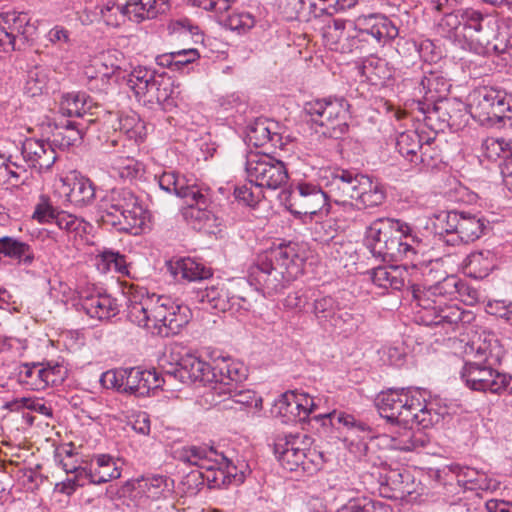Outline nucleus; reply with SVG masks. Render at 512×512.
I'll return each instance as SVG.
<instances>
[{"mask_svg": "<svg viewBox=\"0 0 512 512\" xmlns=\"http://www.w3.org/2000/svg\"><path fill=\"white\" fill-rule=\"evenodd\" d=\"M371 281L385 290L400 291L404 287L411 290L416 305L417 320L426 326H441L444 329H454L467 315L456 305H448L447 301L456 298L464 289L465 284L454 276H446L428 287L415 284L409 271L401 266H379L368 271Z\"/></svg>", "mask_w": 512, "mask_h": 512, "instance_id": "obj_1", "label": "nucleus"}, {"mask_svg": "<svg viewBox=\"0 0 512 512\" xmlns=\"http://www.w3.org/2000/svg\"><path fill=\"white\" fill-rule=\"evenodd\" d=\"M127 299L129 320L152 333L169 337L188 323V307L175 303L169 296L150 294L146 288L132 285Z\"/></svg>", "mask_w": 512, "mask_h": 512, "instance_id": "obj_2", "label": "nucleus"}, {"mask_svg": "<svg viewBox=\"0 0 512 512\" xmlns=\"http://www.w3.org/2000/svg\"><path fill=\"white\" fill-rule=\"evenodd\" d=\"M302 264L295 244H280L258 256L248 270V281L264 295L272 296L296 279Z\"/></svg>", "mask_w": 512, "mask_h": 512, "instance_id": "obj_3", "label": "nucleus"}, {"mask_svg": "<svg viewBox=\"0 0 512 512\" xmlns=\"http://www.w3.org/2000/svg\"><path fill=\"white\" fill-rule=\"evenodd\" d=\"M346 22L335 19L323 32L325 45L332 51L343 54L353 53L363 48V42L371 37L380 45L395 39L399 30L383 14L362 15L353 22V31H345Z\"/></svg>", "mask_w": 512, "mask_h": 512, "instance_id": "obj_4", "label": "nucleus"}, {"mask_svg": "<svg viewBox=\"0 0 512 512\" xmlns=\"http://www.w3.org/2000/svg\"><path fill=\"white\" fill-rule=\"evenodd\" d=\"M376 406L383 418L403 426L427 429L440 420L418 389L390 388L377 396Z\"/></svg>", "mask_w": 512, "mask_h": 512, "instance_id": "obj_5", "label": "nucleus"}, {"mask_svg": "<svg viewBox=\"0 0 512 512\" xmlns=\"http://www.w3.org/2000/svg\"><path fill=\"white\" fill-rule=\"evenodd\" d=\"M146 217V208L130 188H112L101 199V221L117 231L136 235L144 226Z\"/></svg>", "mask_w": 512, "mask_h": 512, "instance_id": "obj_6", "label": "nucleus"}, {"mask_svg": "<svg viewBox=\"0 0 512 512\" xmlns=\"http://www.w3.org/2000/svg\"><path fill=\"white\" fill-rule=\"evenodd\" d=\"M310 444L311 438L307 435L289 434L277 439L274 453L285 470L312 476L321 469L323 457L315 449H309Z\"/></svg>", "mask_w": 512, "mask_h": 512, "instance_id": "obj_7", "label": "nucleus"}, {"mask_svg": "<svg viewBox=\"0 0 512 512\" xmlns=\"http://www.w3.org/2000/svg\"><path fill=\"white\" fill-rule=\"evenodd\" d=\"M349 107L344 98L328 97L307 102L304 109L311 120L323 128L324 136L340 139L349 130Z\"/></svg>", "mask_w": 512, "mask_h": 512, "instance_id": "obj_8", "label": "nucleus"}, {"mask_svg": "<svg viewBox=\"0 0 512 512\" xmlns=\"http://www.w3.org/2000/svg\"><path fill=\"white\" fill-rule=\"evenodd\" d=\"M471 116L482 125H494L512 117V97L493 87H480L469 96Z\"/></svg>", "mask_w": 512, "mask_h": 512, "instance_id": "obj_9", "label": "nucleus"}, {"mask_svg": "<svg viewBox=\"0 0 512 512\" xmlns=\"http://www.w3.org/2000/svg\"><path fill=\"white\" fill-rule=\"evenodd\" d=\"M158 183L162 190L183 199L192 217L200 218V214L205 215L210 205V189L198 183L193 176L164 172L159 176Z\"/></svg>", "mask_w": 512, "mask_h": 512, "instance_id": "obj_10", "label": "nucleus"}, {"mask_svg": "<svg viewBox=\"0 0 512 512\" xmlns=\"http://www.w3.org/2000/svg\"><path fill=\"white\" fill-rule=\"evenodd\" d=\"M313 313L319 324L345 336L354 333L362 316L353 314L338 298L327 295L314 300Z\"/></svg>", "mask_w": 512, "mask_h": 512, "instance_id": "obj_11", "label": "nucleus"}, {"mask_svg": "<svg viewBox=\"0 0 512 512\" xmlns=\"http://www.w3.org/2000/svg\"><path fill=\"white\" fill-rule=\"evenodd\" d=\"M486 228L484 219L468 212L450 211L445 214L436 233L448 245L473 242Z\"/></svg>", "mask_w": 512, "mask_h": 512, "instance_id": "obj_12", "label": "nucleus"}, {"mask_svg": "<svg viewBox=\"0 0 512 512\" xmlns=\"http://www.w3.org/2000/svg\"><path fill=\"white\" fill-rule=\"evenodd\" d=\"M36 26L25 12L0 13V51L11 52L25 48L36 34Z\"/></svg>", "mask_w": 512, "mask_h": 512, "instance_id": "obj_13", "label": "nucleus"}, {"mask_svg": "<svg viewBox=\"0 0 512 512\" xmlns=\"http://www.w3.org/2000/svg\"><path fill=\"white\" fill-rule=\"evenodd\" d=\"M246 173L255 187L277 189L286 183L288 172L284 163L267 152L250 153L246 161Z\"/></svg>", "mask_w": 512, "mask_h": 512, "instance_id": "obj_14", "label": "nucleus"}, {"mask_svg": "<svg viewBox=\"0 0 512 512\" xmlns=\"http://www.w3.org/2000/svg\"><path fill=\"white\" fill-rule=\"evenodd\" d=\"M330 200L327 191H323L318 185L301 182L298 183L290 192L287 200V207L295 217L318 215L325 211L329 213Z\"/></svg>", "mask_w": 512, "mask_h": 512, "instance_id": "obj_15", "label": "nucleus"}, {"mask_svg": "<svg viewBox=\"0 0 512 512\" xmlns=\"http://www.w3.org/2000/svg\"><path fill=\"white\" fill-rule=\"evenodd\" d=\"M416 109L419 112L417 119L435 132L459 126L460 118L464 116L461 104L447 98L429 103L418 101Z\"/></svg>", "mask_w": 512, "mask_h": 512, "instance_id": "obj_16", "label": "nucleus"}, {"mask_svg": "<svg viewBox=\"0 0 512 512\" xmlns=\"http://www.w3.org/2000/svg\"><path fill=\"white\" fill-rule=\"evenodd\" d=\"M362 173L354 169L336 167L325 171L322 177L327 195L337 205L353 208L351 200L356 197Z\"/></svg>", "mask_w": 512, "mask_h": 512, "instance_id": "obj_17", "label": "nucleus"}, {"mask_svg": "<svg viewBox=\"0 0 512 512\" xmlns=\"http://www.w3.org/2000/svg\"><path fill=\"white\" fill-rule=\"evenodd\" d=\"M181 459L191 465L197 467H212V465H220L223 467L229 484L231 482L242 483L244 481V464L241 468L235 465L227 456L222 452H218L214 447L204 446H191L184 449Z\"/></svg>", "mask_w": 512, "mask_h": 512, "instance_id": "obj_18", "label": "nucleus"}, {"mask_svg": "<svg viewBox=\"0 0 512 512\" xmlns=\"http://www.w3.org/2000/svg\"><path fill=\"white\" fill-rule=\"evenodd\" d=\"M411 228L406 223L398 229V233L389 239L387 244L377 254V258L383 261H399L408 259L414 261L416 256L422 252V242L415 235L411 234Z\"/></svg>", "mask_w": 512, "mask_h": 512, "instance_id": "obj_19", "label": "nucleus"}, {"mask_svg": "<svg viewBox=\"0 0 512 512\" xmlns=\"http://www.w3.org/2000/svg\"><path fill=\"white\" fill-rule=\"evenodd\" d=\"M213 371L214 366L194 355L187 354L179 360L173 370L166 371L165 377L168 381L178 379L182 383H200L205 386L215 382L216 376Z\"/></svg>", "mask_w": 512, "mask_h": 512, "instance_id": "obj_20", "label": "nucleus"}, {"mask_svg": "<svg viewBox=\"0 0 512 512\" xmlns=\"http://www.w3.org/2000/svg\"><path fill=\"white\" fill-rule=\"evenodd\" d=\"M168 381L167 377L160 375L156 370H143L139 367H132L123 370L122 386L123 393L146 396L150 390L162 388Z\"/></svg>", "mask_w": 512, "mask_h": 512, "instance_id": "obj_21", "label": "nucleus"}, {"mask_svg": "<svg viewBox=\"0 0 512 512\" xmlns=\"http://www.w3.org/2000/svg\"><path fill=\"white\" fill-rule=\"evenodd\" d=\"M95 121V119L73 120L65 118L54 121V128L51 134L53 147L65 150L80 144L85 132Z\"/></svg>", "mask_w": 512, "mask_h": 512, "instance_id": "obj_22", "label": "nucleus"}, {"mask_svg": "<svg viewBox=\"0 0 512 512\" xmlns=\"http://www.w3.org/2000/svg\"><path fill=\"white\" fill-rule=\"evenodd\" d=\"M501 373L491 366L467 362L461 370V378L474 391L495 394Z\"/></svg>", "mask_w": 512, "mask_h": 512, "instance_id": "obj_23", "label": "nucleus"}, {"mask_svg": "<svg viewBox=\"0 0 512 512\" xmlns=\"http://www.w3.org/2000/svg\"><path fill=\"white\" fill-rule=\"evenodd\" d=\"M23 161L38 172L50 169L57 156L51 141L26 139L21 146Z\"/></svg>", "mask_w": 512, "mask_h": 512, "instance_id": "obj_24", "label": "nucleus"}, {"mask_svg": "<svg viewBox=\"0 0 512 512\" xmlns=\"http://www.w3.org/2000/svg\"><path fill=\"white\" fill-rule=\"evenodd\" d=\"M278 124L267 119H257L249 126L247 139L255 147H267L284 149L288 138L284 137L279 131Z\"/></svg>", "mask_w": 512, "mask_h": 512, "instance_id": "obj_25", "label": "nucleus"}, {"mask_svg": "<svg viewBox=\"0 0 512 512\" xmlns=\"http://www.w3.org/2000/svg\"><path fill=\"white\" fill-rule=\"evenodd\" d=\"M400 227H402V222L393 218H378L367 227L365 243L374 257H377L383 245L398 233Z\"/></svg>", "mask_w": 512, "mask_h": 512, "instance_id": "obj_26", "label": "nucleus"}, {"mask_svg": "<svg viewBox=\"0 0 512 512\" xmlns=\"http://www.w3.org/2000/svg\"><path fill=\"white\" fill-rule=\"evenodd\" d=\"M79 297L81 307L85 313L98 320H108L118 313L115 299L106 294H90L87 291H80Z\"/></svg>", "mask_w": 512, "mask_h": 512, "instance_id": "obj_27", "label": "nucleus"}, {"mask_svg": "<svg viewBox=\"0 0 512 512\" xmlns=\"http://www.w3.org/2000/svg\"><path fill=\"white\" fill-rule=\"evenodd\" d=\"M82 469L88 484H103L121 476L120 468L117 467L114 459L107 454L95 456Z\"/></svg>", "mask_w": 512, "mask_h": 512, "instance_id": "obj_28", "label": "nucleus"}, {"mask_svg": "<svg viewBox=\"0 0 512 512\" xmlns=\"http://www.w3.org/2000/svg\"><path fill=\"white\" fill-rule=\"evenodd\" d=\"M276 405L281 413L304 420L312 413L315 404L313 398L306 393L286 392L280 396Z\"/></svg>", "mask_w": 512, "mask_h": 512, "instance_id": "obj_29", "label": "nucleus"}, {"mask_svg": "<svg viewBox=\"0 0 512 512\" xmlns=\"http://www.w3.org/2000/svg\"><path fill=\"white\" fill-rule=\"evenodd\" d=\"M354 199L356 205L362 208L378 207L384 203L386 191L381 182L363 174Z\"/></svg>", "mask_w": 512, "mask_h": 512, "instance_id": "obj_30", "label": "nucleus"}, {"mask_svg": "<svg viewBox=\"0 0 512 512\" xmlns=\"http://www.w3.org/2000/svg\"><path fill=\"white\" fill-rule=\"evenodd\" d=\"M213 372L216 376L213 388L218 389L219 393H224L228 387L239 385L247 377L246 369L241 363L229 362L225 359L215 364Z\"/></svg>", "mask_w": 512, "mask_h": 512, "instance_id": "obj_31", "label": "nucleus"}, {"mask_svg": "<svg viewBox=\"0 0 512 512\" xmlns=\"http://www.w3.org/2000/svg\"><path fill=\"white\" fill-rule=\"evenodd\" d=\"M232 296L230 291L222 283L199 288L195 292V300L207 304L211 309L226 312L232 309Z\"/></svg>", "mask_w": 512, "mask_h": 512, "instance_id": "obj_32", "label": "nucleus"}, {"mask_svg": "<svg viewBox=\"0 0 512 512\" xmlns=\"http://www.w3.org/2000/svg\"><path fill=\"white\" fill-rule=\"evenodd\" d=\"M451 88L449 80L439 71H424L419 82V93H423L425 103L446 99Z\"/></svg>", "mask_w": 512, "mask_h": 512, "instance_id": "obj_33", "label": "nucleus"}, {"mask_svg": "<svg viewBox=\"0 0 512 512\" xmlns=\"http://www.w3.org/2000/svg\"><path fill=\"white\" fill-rule=\"evenodd\" d=\"M167 266L170 273L177 280L197 281L208 279L212 276L210 268H206L203 264L189 257L169 261Z\"/></svg>", "mask_w": 512, "mask_h": 512, "instance_id": "obj_34", "label": "nucleus"}, {"mask_svg": "<svg viewBox=\"0 0 512 512\" xmlns=\"http://www.w3.org/2000/svg\"><path fill=\"white\" fill-rule=\"evenodd\" d=\"M396 148L408 161L414 164L424 163L423 138L417 131H406L397 137Z\"/></svg>", "mask_w": 512, "mask_h": 512, "instance_id": "obj_35", "label": "nucleus"}, {"mask_svg": "<svg viewBox=\"0 0 512 512\" xmlns=\"http://www.w3.org/2000/svg\"><path fill=\"white\" fill-rule=\"evenodd\" d=\"M89 97L85 93H66L62 95L60 100L59 109L63 116L69 119L76 117V120L89 119L91 116L88 110L91 108Z\"/></svg>", "mask_w": 512, "mask_h": 512, "instance_id": "obj_36", "label": "nucleus"}, {"mask_svg": "<svg viewBox=\"0 0 512 512\" xmlns=\"http://www.w3.org/2000/svg\"><path fill=\"white\" fill-rule=\"evenodd\" d=\"M138 489L152 500L167 498L173 491L174 482L167 476L151 475L137 480Z\"/></svg>", "mask_w": 512, "mask_h": 512, "instance_id": "obj_37", "label": "nucleus"}, {"mask_svg": "<svg viewBox=\"0 0 512 512\" xmlns=\"http://www.w3.org/2000/svg\"><path fill=\"white\" fill-rule=\"evenodd\" d=\"M314 419L316 421H322V425L324 426L327 424V422H329V424L332 426L335 425V422L343 424L349 430L355 432L357 436L362 439L373 438L371 427L365 422L356 420L354 416L350 414L333 411L327 414L314 416Z\"/></svg>", "mask_w": 512, "mask_h": 512, "instance_id": "obj_38", "label": "nucleus"}, {"mask_svg": "<svg viewBox=\"0 0 512 512\" xmlns=\"http://www.w3.org/2000/svg\"><path fill=\"white\" fill-rule=\"evenodd\" d=\"M68 186L69 191L66 196L71 204L84 207L94 202L96 189L90 179L83 176L74 177L69 181Z\"/></svg>", "mask_w": 512, "mask_h": 512, "instance_id": "obj_39", "label": "nucleus"}, {"mask_svg": "<svg viewBox=\"0 0 512 512\" xmlns=\"http://www.w3.org/2000/svg\"><path fill=\"white\" fill-rule=\"evenodd\" d=\"M173 92L174 88L171 78L165 74H159L156 76V79L149 84L145 93L140 97V100H143L145 103H156L164 106L166 103L169 104Z\"/></svg>", "mask_w": 512, "mask_h": 512, "instance_id": "obj_40", "label": "nucleus"}, {"mask_svg": "<svg viewBox=\"0 0 512 512\" xmlns=\"http://www.w3.org/2000/svg\"><path fill=\"white\" fill-rule=\"evenodd\" d=\"M126 3L131 15V21L136 23L147 19H154L168 8L167 0H126Z\"/></svg>", "mask_w": 512, "mask_h": 512, "instance_id": "obj_41", "label": "nucleus"}, {"mask_svg": "<svg viewBox=\"0 0 512 512\" xmlns=\"http://www.w3.org/2000/svg\"><path fill=\"white\" fill-rule=\"evenodd\" d=\"M0 254L24 265H30L34 260V253L30 245L9 236L0 238Z\"/></svg>", "mask_w": 512, "mask_h": 512, "instance_id": "obj_42", "label": "nucleus"}, {"mask_svg": "<svg viewBox=\"0 0 512 512\" xmlns=\"http://www.w3.org/2000/svg\"><path fill=\"white\" fill-rule=\"evenodd\" d=\"M447 470L454 474L459 486L468 490L484 489V475L478 470L453 463L446 466Z\"/></svg>", "mask_w": 512, "mask_h": 512, "instance_id": "obj_43", "label": "nucleus"}, {"mask_svg": "<svg viewBox=\"0 0 512 512\" xmlns=\"http://www.w3.org/2000/svg\"><path fill=\"white\" fill-rule=\"evenodd\" d=\"M403 427V431L392 437L393 448L408 452L426 445L427 438L423 432H415L413 426Z\"/></svg>", "mask_w": 512, "mask_h": 512, "instance_id": "obj_44", "label": "nucleus"}, {"mask_svg": "<svg viewBox=\"0 0 512 512\" xmlns=\"http://www.w3.org/2000/svg\"><path fill=\"white\" fill-rule=\"evenodd\" d=\"M361 71L374 84L384 82L392 77V70L388 62L377 56L366 58L362 63Z\"/></svg>", "mask_w": 512, "mask_h": 512, "instance_id": "obj_45", "label": "nucleus"}, {"mask_svg": "<svg viewBox=\"0 0 512 512\" xmlns=\"http://www.w3.org/2000/svg\"><path fill=\"white\" fill-rule=\"evenodd\" d=\"M97 268L103 273L114 271L116 273L128 274L126 258L118 251L105 249L97 257Z\"/></svg>", "mask_w": 512, "mask_h": 512, "instance_id": "obj_46", "label": "nucleus"}, {"mask_svg": "<svg viewBox=\"0 0 512 512\" xmlns=\"http://www.w3.org/2000/svg\"><path fill=\"white\" fill-rule=\"evenodd\" d=\"M337 512H393V509L384 502L368 497H358L350 499Z\"/></svg>", "mask_w": 512, "mask_h": 512, "instance_id": "obj_47", "label": "nucleus"}, {"mask_svg": "<svg viewBox=\"0 0 512 512\" xmlns=\"http://www.w3.org/2000/svg\"><path fill=\"white\" fill-rule=\"evenodd\" d=\"M159 74L146 67H136L128 75L127 85L134 92L140 101V97L145 93L149 84L156 79Z\"/></svg>", "mask_w": 512, "mask_h": 512, "instance_id": "obj_48", "label": "nucleus"}, {"mask_svg": "<svg viewBox=\"0 0 512 512\" xmlns=\"http://www.w3.org/2000/svg\"><path fill=\"white\" fill-rule=\"evenodd\" d=\"M101 16L104 22L112 27H118L125 23L126 20L131 21V15L126 2L120 4L108 1L101 9Z\"/></svg>", "mask_w": 512, "mask_h": 512, "instance_id": "obj_49", "label": "nucleus"}, {"mask_svg": "<svg viewBox=\"0 0 512 512\" xmlns=\"http://www.w3.org/2000/svg\"><path fill=\"white\" fill-rule=\"evenodd\" d=\"M48 75L43 67L35 66L27 72L24 92L30 97L41 95L47 87Z\"/></svg>", "mask_w": 512, "mask_h": 512, "instance_id": "obj_50", "label": "nucleus"}, {"mask_svg": "<svg viewBox=\"0 0 512 512\" xmlns=\"http://www.w3.org/2000/svg\"><path fill=\"white\" fill-rule=\"evenodd\" d=\"M113 170L124 180H133L144 172L142 163L130 157H117L113 162Z\"/></svg>", "mask_w": 512, "mask_h": 512, "instance_id": "obj_51", "label": "nucleus"}, {"mask_svg": "<svg viewBox=\"0 0 512 512\" xmlns=\"http://www.w3.org/2000/svg\"><path fill=\"white\" fill-rule=\"evenodd\" d=\"M465 273L475 279H483L490 273L491 263L483 253H474L467 258Z\"/></svg>", "mask_w": 512, "mask_h": 512, "instance_id": "obj_52", "label": "nucleus"}, {"mask_svg": "<svg viewBox=\"0 0 512 512\" xmlns=\"http://www.w3.org/2000/svg\"><path fill=\"white\" fill-rule=\"evenodd\" d=\"M63 469L67 474L72 473L74 476L61 483L59 489L61 493L69 496L73 494L78 487H83L88 484L86 477L83 475L84 473L81 466H68L66 462H63Z\"/></svg>", "mask_w": 512, "mask_h": 512, "instance_id": "obj_53", "label": "nucleus"}, {"mask_svg": "<svg viewBox=\"0 0 512 512\" xmlns=\"http://www.w3.org/2000/svg\"><path fill=\"white\" fill-rule=\"evenodd\" d=\"M229 395V399L241 406H254L258 407L261 405V398L256 396V393L250 389H243L240 385L234 387H228L225 392Z\"/></svg>", "mask_w": 512, "mask_h": 512, "instance_id": "obj_54", "label": "nucleus"}, {"mask_svg": "<svg viewBox=\"0 0 512 512\" xmlns=\"http://www.w3.org/2000/svg\"><path fill=\"white\" fill-rule=\"evenodd\" d=\"M38 377H43V380H38L36 383V391L44 390L49 385H57L64 380V371L62 366L48 365L39 369Z\"/></svg>", "mask_w": 512, "mask_h": 512, "instance_id": "obj_55", "label": "nucleus"}, {"mask_svg": "<svg viewBox=\"0 0 512 512\" xmlns=\"http://www.w3.org/2000/svg\"><path fill=\"white\" fill-rule=\"evenodd\" d=\"M202 471L200 476L206 481L210 488H219L229 484L228 478L223 467L212 465V467H199Z\"/></svg>", "mask_w": 512, "mask_h": 512, "instance_id": "obj_56", "label": "nucleus"}, {"mask_svg": "<svg viewBox=\"0 0 512 512\" xmlns=\"http://www.w3.org/2000/svg\"><path fill=\"white\" fill-rule=\"evenodd\" d=\"M307 4L311 11L316 14L317 6L312 0H281L279 6L285 17L293 20L299 17V14L305 10Z\"/></svg>", "mask_w": 512, "mask_h": 512, "instance_id": "obj_57", "label": "nucleus"}, {"mask_svg": "<svg viewBox=\"0 0 512 512\" xmlns=\"http://www.w3.org/2000/svg\"><path fill=\"white\" fill-rule=\"evenodd\" d=\"M57 226L68 233H80L85 231V222L65 211H60L55 220Z\"/></svg>", "mask_w": 512, "mask_h": 512, "instance_id": "obj_58", "label": "nucleus"}, {"mask_svg": "<svg viewBox=\"0 0 512 512\" xmlns=\"http://www.w3.org/2000/svg\"><path fill=\"white\" fill-rule=\"evenodd\" d=\"M459 15L464 29H471L475 32L482 30L484 15L480 11L473 8L459 9Z\"/></svg>", "mask_w": 512, "mask_h": 512, "instance_id": "obj_59", "label": "nucleus"}, {"mask_svg": "<svg viewBox=\"0 0 512 512\" xmlns=\"http://www.w3.org/2000/svg\"><path fill=\"white\" fill-rule=\"evenodd\" d=\"M59 212L46 198L41 197V201L35 207L33 218L41 223H51L55 222Z\"/></svg>", "mask_w": 512, "mask_h": 512, "instance_id": "obj_60", "label": "nucleus"}, {"mask_svg": "<svg viewBox=\"0 0 512 512\" xmlns=\"http://www.w3.org/2000/svg\"><path fill=\"white\" fill-rule=\"evenodd\" d=\"M40 368L39 363L23 364L19 371L20 381L29 385L32 390H36V383H38V380H43V377H38V374H40Z\"/></svg>", "mask_w": 512, "mask_h": 512, "instance_id": "obj_61", "label": "nucleus"}, {"mask_svg": "<svg viewBox=\"0 0 512 512\" xmlns=\"http://www.w3.org/2000/svg\"><path fill=\"white\" fill-rule=\"evenodd\" d=\"M4 166L7 167V171L4 174H1V179H5L7 177L14 178L17 182L25 183L27 177V170L25 167L17 162L12 161V156L4 162Z\"/></svg>", "mask_w": 512, "mask_h": 512, "instance_id": "obj_62", "label": "nucleus"}, {"mask_svg": "<svg viewBox=\"0 0 512 512\" xmlns=\"http://www.w3.org/2000/svg\"><path fill=\"white\" fill-rule=\"evenodd\" d=\"M487 307L492 315L512 326V302L508 304L500 301L489 302Z\"/></svg>", "mask_w": 512, "mask_h": 512, "instance_id": "obj_63", "label": "nucleus"}, {"mask_svg": "<svg viewBox=\"0 0 512 512\" xmlns=\"http://www.w3.org/2000/svg\"><path fill=\"white\" fill-rule=\"evenodd\" d=\"M254 25V19L249 14H232L226 19V26L231 30L245 31Z\"/></svg>", "mask_w": 512, "mask_h": 512, "instance_id": "obj_64", "label": "nucleus"}]
</instances>
